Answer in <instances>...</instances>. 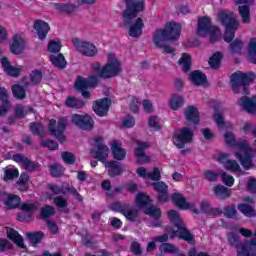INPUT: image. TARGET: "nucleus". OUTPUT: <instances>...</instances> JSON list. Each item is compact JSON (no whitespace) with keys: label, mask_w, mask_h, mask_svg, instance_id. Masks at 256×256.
Wrapping results in <instances>:
<instances>
[{"label":"nucleus","mask_w":256,"mask_h":256,"mask_svg":"<svg viewBox=\"0 0 256 256\" xmlns=\"http://www.w3.org/2000/svg\"><path fill=\"white\" fill-rule=\"evenodd\" d=\"M126 10L124 12V23L129 25L128 35L133 39H139L143 35V27L145 22L142 18H137L135 21L130 22L131 19H135L138 13L145 11V0H126Z\"/></svg>","instance_id":"obj_1"},{"label":"nucleus","mask_w":256,"mask_h":256,"mask_svg":"<svg viewBox=\"0 0 256 256\" xmlns=\"http://www.w3.org/2000/svg\"><path fill=\"white\" fill-rule=\"evenodd\" d=\"M224 141L230 147H235L236 159H239L242 167L245 169H251L253 167V161L251 160L253 150L249 147L247 141L243 140L237 143L235 141V134L232 132H226L224 134Z\"/></svg>","instance_id":"obj_2"},{"label":"nucleus","mask_w":256,"mask_h":256,"mask_svg":"<svg viewBox=\"0 0 256 256\" xmlns=\"http://www.w3.org/2000/svg\"><path fill=\"white\" fill-rule=\"evenodd\" d=\"M4 205L7 209H17L20 205L21 211L25 214H19L17 216L18 221H27L31 219V215L39 209V205L33 202H23L21 204V198L15 194H8L4 199Z\"/></svg>","instance_id":"obj_3"},{"label":"nucleus","mask_w":256,"mask_h":256,"mask_svg":"<svg viewBox=\"0 0 256 256\" xmlns=\"http://www.w3.org/2000/svg\"><path fill=\"white\" fill-rule=\"evenodd\" d=\"M181 35V25L175 22H168L165 28L158 29L153 34V42L156 47L160 48L169 43V41H178Z\"/></svg>","instance_id":"obj_4"},{"label":"nucleus","mask_w":256,"mask_h":256,"mask_svg":"<svg viewBox=\"0 0 256 256\" xmlns=\"http://www.w3.org/2000/svg\"><path fill=\"white\" fill-rule=\"evenodd\" d=\"M93 71L97 74L98 77L103 79H111V77H117L121 73V62L117 59L115 54L110 53L107 55V63L103 67L99 62L92 64Z\"/></svg>","instance_id":"obj_5"},{"label":"nucleus","mask_w":256,"mask_h":256,"mask_svg":"<svg viewBox=\"0 0 256 256\" xmlns=\"http://www.w3.org/2000/svg\"><path fill=\"white\" fill-rule=\"evenodd\" d=\"M218 17L226 29L224 41H226V43H230V41H233V38L235 37V31L239 29V20H237L236 14L229 10H221Z\"/></svg>","instance_id":"obj_6"},{"label":"nucleus","mask_w":256,"mask_h":256,"mask_svg":"<svg viewBox=\"0 0 256 256\" xmlns=\"http://www.w3.org/2000/svg\"><path fill=\"white\" fill-rule=\"evenodd\" d=\"M168 218L172 223H174L176 227L175 232H171L169 230L168 233L170 235V239H175V237H179V239H183L184 241H193L194 237L192 236L191 232L187 230L185 227V223H183V220L179 217V212L175 210H170L168 212Z\"/></svg>","instance_id":"obj_7"},{"label":"nucleus","mask_w":256,"mask_h":256,"mask_svg":"<svg viewBox=\"0 0 256 256\" xmlns=\"http://www.w3.org/2000/svg\"><path fill=\"white\" fill-rule=\"evenodd\" d=\"M255 79V75L250 73L235 72L231 77L232 91L234 93H244L247 95V85Z\"/></svg>","instance_id":"obj_8"},{"label":"nucleus","mask_w":256,"mask_h":256,"mask_svg":"<svg viewBox=\"0 0 256 256\" xmlns=\"http://www.w3.org/2000/svg\"><path fill=\"white\" fill-rule=\"evenodd\" d=\"M197 33L200 37H207L209 35L211 43L221 39V30L217 27H211V19L207 17L199 19Z\"/></svg>","instance_id":"obj_9"},{"label":"nucleus","mask_w":256,"mask_h":256,"mask_svg":"<svg viewBox=\"0 0 256 256\" xmlns=\"http://www.w3.org/2000/svg\"><path fill=\"white\" fill-rule=\"evenodd\" d=\"M136 205L140 209H143L146 215H150L154 219L161 217V210L155 206H151V198L145 193L136 195Z\"/></svg>","instance_id":"obj_10"},{"label":"nucleus","mask_w":256,"mask_h":256,"mask_svg":"<svg viewBox=\"0 0 256 256\" xmlns=\"http://www.w3.org/2000/svg\"><path fill=\"white\" fill-rule=\"evenodd\" d=\"M67 128V118H60L58 123L55 119L49 121L48 131L51 135L58 138L60 143H65V135L63 132Z\"/></svg>","instance_id":"obj_11"},{"label":"nucleus","mask_w":256,"mask_h":256,"mask_svg":"<svg viewBox=\"0 0 256 256\" xmlns=\"http://www.w3.org/2000/svg\"><path fill=\"white\" fill-rule=\"evenodd\" d=\"M95 85H97V76H90L89 78L79 76L75 81V89L80 91L82 97H85V99L91 97V94L87 89L95 87Z\"/></svg>","instance_id":"obj_12"},{"label":"nucleus","mask_w":256,"mask_h":256,"mask_svg":"<svg viewBox=\"0 0 256 256\" xmlns=\"http://www.w3.org/2000/svg\"><path fill=\"white\" fill-rule=\"evenodd\" d=\"M72 45L81 55H85V57H95L98 53L97 46L91 42L81 41L79 38H73Z\"/></svg>","instance_id":"obj_13"},{"label":"nucleus","mask_w":256,"mask_h":256,"mask_svg":"<svg viewBox=\"0 0 256 256\" xmlns=\"http://www.w3.org/2000/svg\"><path fill=\"white\" fill-rule=\"evenodd\" d=\"M171 200L174 202L176 207L179 209H182V211H192V213H195L196 215H199V209H197V206L194 201H187V198L183 196L181 193H173L171 194Z\"/></svg>","instance_id":"obj_14"},{"label":"nucleus","mask_w":256,"mask_h":256,"mask_svg":"<svg viewBox=\"0 0 256 256\" xmlns=\"http://www.w3.org/2000/svg\"><path fill=\"white\" fill-rule=\"evenodd\" d=\"M193 141V131L188 127L178 130L173 136V143L178 149H183L187 143Z\"/></svg>","instance_id":"obj_15"},{"label":"nucleus","mask_w":256,"mask_h":256,"mask_svg":"<svg viewBox=\"0 0 256 256\" xmlns=\"http://www.w3.org/2000/svg\"><path fill=\"white\" fill-rule=\"evenodd\" d=\"M216 161H218V163H220L226 171H230V173H238V175H243L241 166H239L237 161L229 159V154H217Z\"/></svg>","instance_id":"obj_16"},{"label":"nucleus","mask_w":256,"mask_h":256,"mask_svg":"<svg viewBox=\"0 0 256 256\" xmlns=\"http://www.w3.org/2000/svg\"><path fill=\"white\" fill-rule=\"evenodd\" d=\"M71 123L78 127L79 129H83L84 131H91L93 126L95 125V121L89 115H79L72 114Z\"/></svg>","instance_id":"obj_17"},{"label":"nucleus","mask_w":256,"mask_h":256,"mask_svg":"<svg viewBox=\"0 0 256 256\" xmlns=\"http://www.w3.org/2000/svg\"><path fill=\"white\" fill-rule=\"evenodd\" d=\"M111 209L112 211H119L122 213L128 221H137V218L139 217V212L127 204L123 205L120 202H117L111 206Z\"/></svg>","instance_id":"obj_18"},{"label":"nucleus","mask_w":256,"mask_h":256,"mask_svg":"<svg viewBox=\"0 0 256 256\" xmlns=\"http://www.w3.org/2000/svg\"><path fill=\"white\" fill-rule=\"evenodd\" d=\"M236 5H241L238 8L240 17L243 23H251L250 13L251 5L255 3V0H235Z\"/></svg>","instance_id":"obj_19"},{"label":"nucleus","mask_w":256,"mask_h":256,"mask_svg":"<svg viewBox=\"0 0 256 256\" xmlns=\"http://www.w3.org/2000/svg\"><path fill=\"white\" fill-rule=\"evenodd\" d=\"M101 138L96 139V147L92 150L91 155L94 157V159H98V161H101V163H104L107 161V158L109 157V147L105 146V144L101 143Z\"/></svg>","instance_id":"obj_20"},{"label":"nucleus","mask_w":256,"mask_h":256,"mask_svg":"<svg viewBox=\"0 0 256 256\" xmlns=\"http://www.w3.org/2000/svg\"><path fill=\"white\" fill-rule=\"evenodd\" d=\"M27 47V43L25 42V37L23 34H15L12 38V43L10 46V51L13 55H21L25 48Z\"/></svg>","instance_id":"obj_21"},{"label":"nucleus","mask_w":256,"mask_h":256,"mask_svg":"<svg viewBox=\"0 0 256 256\" xmlns=\"http://www.w3.org/2000/svg\"><path fill=\"white\" fill-rule=\"evenodd\" d=\"M148 147H149V143L147 142H141V141L137 142L134 155L139 165H143L145 163H151V158L145 155V149H148Z\"/></svg>","instance_id":"obj_22"},{"label":"nucleus","mask_w":256,"mask_h":256,"mask_svg":"<svg viewBox=\"0 0 256 256\" xmlns=\"http://www.w3.org/2000/svg\"><path fill=\"white\" fill-rule=\"evenodd\" d=\"M110 107L111 100L109 98H103L94 102L93 111L96 113V115H99V117H105V115H107L109 112Z\"/></svg>","instance_id":"obj_23"},{"label":"nucleus","mask_w":256,"mask_h":256,"mask_svg":"<svg viewBox=\"0 0 256 256\" xmlns=\"http://www.w3.org/2000/svg\"><path fill=\"white\" fill-rule=\"evenodd\" d=\"M0 63L7 75H10V77H19L21 73H23V66H11L9 63V60L5 57L0 58Z\"/></svg>","instance_id":"obj_24"},{"label":"nucleus","mask_w":256,"mask_h":256,"mask_svg":"<svg viewBox=\"0 0 256 256\" xmlns=\"http://www.w3.org/2000/svg\"><path fill=\"white\" fill-rule=\"evenodd\" d=\"M237 103L246 113H256V96L252 98L243 96Z\"/></svg>","instance_id":"obj_25"},{"label":"nucleus","mask_w":256,"mask_h":256,"mask_svg":"<svg viewBox=\"0 0 256 256\" xmlns=\"http://www.w3.org/2000/svg\"><path fill=\"white\" fill-rule=\"evenodd\" d=\"M154 187V191L158 193V201L161 203H167L169 201V194H167V190L169 186L164 182H156L152 184Z\"/></svg>","instance_id":"obj_26"},{"label":"nucleus","mask_w":256,"mask_h":256,"mask_svg":"<svg viewBox=\"0 0 256 256\" xmlns=\"http://www.w3.org/2000/svg\"><path fill=\"white\" fill-rule=\"evenodd\" d=\"M110 145L114 159L117 161H123V159L127 157V151L121 146V143L113 141Z\"/></svg>","instance_id":"obj_27"},{"label":"nucleus","mask_w":256,"mask_h":256,"mask_svg":"<svg viewBox=\"0 0 256 256\" xmlns=\"http://www.w3.org/2000/svg\"><path fill=\"white\" fill-rule=\"evenodd\" d=\"M185 105V98L179 94H172L168 100V107L172 109V111H179L181 107Z\"/></svg>","instance_id":"obj_28"},{"label":"nucleus","mask_w":256,"mask_h":256,"mask_svg":"<svg viewBox=\"0 0 256 256\" xmlns=\"http://www.w3.org/2000/svg\"><path fill=\"white\" fill-rule=\"evenodd\" d=\"M184 115L187 121H189L190 123H194V125L199 124V109H197V107L188 106L184 110Z\"/></svg>","instance_id":"obj_29"},{"label":"nucleus","mask_w":256,"mask_h":256,"mask_svg":"<svg viewBox=\"0 0 256 256\" xmlns=\"http://www.w3.org/2000/svg\"><path fill=\"white\" fill-rule=\"evenodd\" d=\"M34 29L37 33L40 41H43L47 37V33H49V24L43 21H36L34 24Z\"/></svg>","instance_id":"obj_30"},{"label":"nucleus","mask_w":256,"mask_h":256,"mask_svg":"<svg viewBox=\"0 0 256 256\" xmlns=\"http://www.w3.org/2000/svg\"><path fill=\"white\" fill-rule=\"evenodd\" d=\"M7 231V237L13 243H15L18 247H21L22 249H25V244H23V237L19 235V232L13 228H6Z\"/></svg>","instance_id":"obj_31"},{"label":"nucleus","mask_w":256,"mask_h":256,"mask_svg":"<svg viewBox=\"0 0 256 256\" xmlns=\"http://www.w3.org/2000/svg\"><path fill=\"white\" fill-rule=\"evenodd\" d=\"M0 99L2 105L0 106V116L7 115V111L11 109V104H9L7 90L5 88H0Z\"/></svg>","instance_id":"obj_32"},{"label":"nucleus","mask_w":256,"mask_h":256,"mask_svg":"<svg viewBox=\"0 0 256 256\" xmlns=\"http://www.w3.org/2000/svg\"><path fill=\"white\" fill-rule=\"evenodd\" d=\"M49 59L57 69H65L67 67V60H65V56L63 54H50Z\"/></svg>","instance_id":"obj_33"},{"label":"nucleus","mask_w":256,"mask_h":256,"mask_svg":"<svg viewBox=\"0 0 256 256\" xmlns=\"http://www.w3.org/2000/svg\"><path fill=\"white\" fill-rule=\"evenodd\" d=\"M104 165L108 169L109 177H117V175H121V173H123V167L115 161L105 162Z\"/></svg>","instance_id":"obj_34"},{"label":"nucleus","mask_w":256,"mask_h":256,"mask_svg":"<svg viewBox=\"0 0 256 256\" xmlns=\"http://www.w3.org/2000/svg\"><path fill=\"white\" fill-rule=\"evenodd\" d=\"M189 79L194 85H205V83H207V76L198 70L193 71L190 74Z\"/></svg>","instance_id":"obj_35"},{"label":"nucleus","mask_w":256,"mask_h":256,"mask_svg":"<svg viewBox=\"0 0 256 256\" xmlns=\"http://www.w3.org/2000/svg\"><path fill=\"white\" fill-rule=\"evenodd\" d=\"M223 61V52H215L208 60V65L211 69H219Z\"/></svg>","instance_id":"obj_36"},{"label":"nucleus","mask_w":256,"mask_h":256,"mask_svg":"<svg viewBox=\"0 0 256 256\" xmlns=\"http://www.w3.org/2000/svg\"><path fill=\"white\" fill-rule=\"evenodd\" d=\"M213 193L219 199H227V197H231V190L223 185H216L213 188Z\"/></svg>","instance_id":"obj_37"},{"label":"nucleus","mask_w":256,"mask_h":256,"mask_svg":"<svg viewBox=\"0 0 256 256\" xmlns=\"http://www.w3.org/2000/svg\"><path fill=\"white\" fill-rule=\"evenodd\" d=\"M178 65L181 67L182 71H189L191 69V55L188 53H182L178 60Z\"/></svg>","instance_id":"obj_38"},{"label":"nucleus","mask_w":256,"mask_h":256,"mask_svg":"<svg viewBox=\"0 0 256 256\" xmlns=\"http://www.w3.org/2000/svg\"><path fill=\"white\" fill-rule=\"evenodd\" d=\"M16 187L19 191H29V174H21L16 182Z\"/></svg>","instance_id":"obj_39"},{"label":"nucleus","mask_w":256,"mask_h":256,"mask_svg":"<svg viewBox=\"0 0 256 256\" xmlns=\"http://www.w3.org/2000/svg\"><path fill=\"white\" fill-rule=\"evenodd\" d=\"M52 8L57 13H73L75 11V5L73 4H52Z\"/></svg>","instance_id":"obj_40"},{"label":"nucleus","mask_w":256,"mask_h":256,"mask_svg":"<svg viewBox=\"0 0 256 256\" xmlns=\"http://www.w3.org/2000/svg\"><path fill=\"white\" fill-rule=\"evenodd\" d=\"M61 47H63V45L61 44V41L51 40L48 43L47 51L48 53H50V55H57L59 54V51H61Z\"/></svg>","instance_id":"obj_41"},{"label":"nucleus","mask_w":256,"mask_h":256,"mask_svg":"<svg viewBox=\"0 0 256 256\" xmlns=\"http://www.w3.org/2000/svg\"><path fill=\"white\" fill-rule=\"evenodd\" d=\"M15 177H19V170L15 166H7L4 172V181H11Z\"/></svg>","instance_id":"obj_42"},{"label":"nucleus","mask_w":256,"mask_h":256,"mask_svg":"<svg viewBox=\"0 0 256 256\" xmlns=\"http://www.w3.org/2000/svg\"><path fill=\"white\" fill-rule=\"evenodd\" d=\"M248 59L251 63H256V38H252L248 43Z\"/></svg>","instance_id":"obj_43"},{"label":"nucleus","mask_w":256,"mask_h":256,"mask_svg":"<svg viewBox=\"0 0 256 256\" xmlns=\"http://www.w3.org/2000/svg\"><path fill=\"white\" fill-rule=\"evenodd\" d=\"M66 105L67 107H72L73 109H82V107L85 105V102L74 97H68L66 99Z\"/></svg>","instance_id":"obj_44"},{"label":"nucleus","mask_w":256,"mask_h":256,"mask_svg":"<svg viewBox=\"0 0 256 256\" xmlns=\"http://www.w3.org/2000/svg\"><path fill=\"white\" fill-rule=\"evenodd\" d=\"M238 209L240 210V213H243L246 217H255L256 215L255 209L247 204H239Z\"/></svg>","instance_id":"obj_45"},{"label":"nucleus","mask_w":256,"mask_h":256,"mask_svg":"<svg viewBox=\"0 0 256 256\" xmlns=\"http://www.w3.org/2000/svg\"><path fill=\"white\" fill-rule=\"evenodd\" d=\"M26 237L32 245H37V243H41V240L43 239V232H28L26 233Z\"/></svg>","instance_id":"obj_46"},{"label":"nucleus","mask_w":256,"mask_h":256,"mask_svg":"<svg viewBox=\"0 0 256 256\" xmlns=\"http://www.w3.org/2000/svg\"><path fill=\"white\" fill-rule=\"evenodd\" d=\"M200 209L203 213H209L211 215H219V213H221V211H219V209H213L211 208V204H209L208 201H203L200 204Z\"/></svg>","instance_id":"obj_47"},{"label":"nucleus","mask_w":256,"mask_h":256,"mask_svg":"<svg viewBox=\"0 0 256 256\" xmlns=\"http://www.w3.org/2000/svg\"><path fill=\"white\" fill-rule=\"evenodd\" d=\"M220 179L227 187H233L235 185V178L226 172H220Z\"/></svg>","instance_id":"obj_48"},{"label":"nucleus","mask_w":256,"mask_h":256,"mask_svg":"<svg viewBox=\"0 0 256 256\" xmlns=\"http://www.w3.org/2000/svg\"><path fill=\"white\" fill-rule=\"evenodd\" d=\"M128 105L130 107V111H132L133 113H137L139 111V105H141V102H139V99L137 97L129 96Z\"/></svg>","instance_id":"obj_49"},{"label":"nucleus","mask_w":256,"mask_h":256,"mask_svg":"<svg viewBox=\"0 0 256 256\" xmlns=\"http://www.w3.org/2000/svg\"><path fill=\"white\" fill-rule=\"evenodd\" d=\"M230 51L233 55L241 54L243 51V42L241 40H235L230 44Z\"/></svg>","instance_id":"obj_50"},{"label":"nucleus","mask_w":256,"mask_h":256,"mask_svg":"<svg viewBox=\"0 0 256 256\" xmlns=\"http://www.w3.org/2000/svg\"><path fill=\"white\" fill-rule=\"evenodd\" d=\"M12 93L16 99H25V89L19 84L12 86Z\"/></svg>","instance_id":"obj_51"},{"label":"nucleus","mask_w":256,"mask_h":256,"mask_svg":"<svg viewBox=\"0 0 256 256\" xmlns=\"http://www.w3.org/2000/svg\"><path fill=\"white\" fill-rule=\"evenodd\" d=\"M148 127L152 129V131H159L161 129V125H159V117L150 116L148 119Z\"/></svg>","instance_id":"obj_52"},{"label":"nucleus","mask_w":256,"mask_h":256,"mask_svg":"<svg viewBox=\"0 0 256 256\" xmlns=\"http://www.w3.org/2000/svg\"><path fill=\"white\" fill-rule=\"evenodd\" d=\"M160 253H177V251H179V249H177V247H175L173 244H169V243H163L160 247Z\"/></svg>","instance_id":"obj_53"},{"label":"nucleus","mask_w":256,"mask_h":256,"mask_svg":"<svg viewBox=\"0 0 256 256\" xmlns=\"http://www.w3.org/2000/svg\"><path fill=\"white\" fill-rule=\"evenodd\" d=\"M169 231L170 233L175 232V230H173L172 228H166V234L155 237L154 241H156V243H166V241H169V237H171Z\"/></svg>","instance_id":"obj_54"},{"label":"nucleus","mask_w":256,"mask_h":256,"mask_svg":"<svg viewBox=\"0 0 256 256\" xmlns=\"http://www.w3.org/2000/svg\"><path fill=\"white\" fill-rule=\"evenodd\" d=\"M213 119L220 129H225V121L223 120V116L219 110H215Z\"/></svg>","instance_id":"obj_55"},{"label":"nucleus","mask_w":256,"mask_h":256,"mask_svg":"<svg viewBox=\"0 0 256 256\" xmlns=\"http://www.w3.org/2000/svg\"><path fill=\"white\" fill-rule=\"evenodd\" d=\"M29 111H33V109L23 108V106H21V105L15 106L16 117L23 118V117H25V115H27V113H29Z\"/></svg>","instance_id":"obj_56"},{"label":"nucleus","mask_w":256,"mask_h":256,"mask_svg":"<svg viewBox=\"0 0 256 256\" xmlns=\"http://www.w3.org/2000/svg\"><path fill=\"white\" fill-rule=\"evenodd\" d=\"M63 166L59 164H52L50 165V172L54 177H59L60 175H63Z\"/></svg>","instance_id":"obj_57"},{"label":"nucleus","mask_w":256,"mask_h":256,"mask_svg":"<svg viewBox=\"0 0 256 256\" xmlns=\"http://www.w3.org/2000/svg\"><path fill=\"white\" fill-rule=\"evenodd\" d=\"M30 79H31L32 83L37 85V83H41V79H43V75L41 74V71L34 70L30 74Z\"/></svg>","instance_id":"obj_58"},{"label":"nucleus","mask_w":256,"mask_h":256,"mask_svg":"<svg viewBox=\"0 0 256 256\" xmlns=\"http://www.w3.org/2000/svg\"><path fill=\"white\" fill-rule=\"evenodd\" d=\"M62 159L67 165H73V163H75V155L71 152H63Z\"/></svg>","instance_id":"obj_59"},{"label":"nucleus","mask_w":256,"mask_h":256,"mask_svg":"<svg viewBox=\"0 0 256 256\" xmlns=\"http://www.w3.org/2000/svg\"><path fill=\"white\" fill-rule=\"evenodd\" d=\"M142 107L145 113H153V111H155V108L153 107V102H151V100H147V99L143 100Z\"/></svg>","instance_id":"obj_60"},{"label":"nucleus","mask_w":256,"mask_h":256,"mask_svg":"<svg viewBox=\"0 0 256 256\" xmlns=\"http://www.w3.org/2000/svg\"><path fill=\"white\" fill-rule=\"evenodd\" d=\"M42 147H46L50 149V151H55V149H59V144L53 140H47L41 143Z\"/></svg>","instance_id":"obj_61"},{"label":"nucleus","mask_w":256,"mask_h":256,"mask_svg":"<svg viewBox=\"0 0 256 256\" xmlns=\"http://www.w3.org/2000/svg\"><path fill=\"white\" fill-rule=\"evenodd\" d=\"M158 49L164 53V55H174L175 54V48L172 46H169L167 43L162 44Z\"/></svg>","instance_id":"obj_62"},{"label":"nucleus","mask_w":256,"mask_h":256,"mask_svg":"<svg viewBox=\"0 0 256 256\" xmlns=\"http://www.w3.org/2000/svg\"><path fill=\"white\" fill-rule=\"evenodd\" d=\"M42 217H51V215H55V208L53 206H45L41 211Z\"/></svg>","instance_id":"obj_63"},{"label":"nucleus","mask_w":256,"mask_h":256,"mask_svg":"<svg viewBox=\"0 0 256 256\" xmlns=\"http://www.w3.org/2000/svg\"><path fill=\"white\" fill-rule=\"evenodd\" d=\"M247 189L248 191H250L251 193H256V179L255 178H251L248 183H247Z\"/></svg>","instance_id":"obj_64"}]
</instances>
